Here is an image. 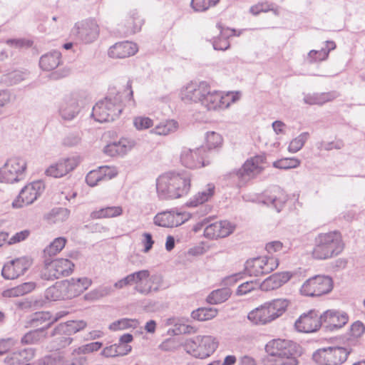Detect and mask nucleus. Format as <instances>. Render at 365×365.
I'll use <instances>...</instances> for the list:
<instances>
[{
    "mask_svg": "<svg viewBox=\"0 0 365 365\" xmlns=\"http://www.w3.org/2000/svg\"><path fill=\"white\" fill-rule=\"evenodd\" d=\"M191 175L186 172H168L155 181L156 193L160 200H168L186 195L191 186Z\"/></svg>",
    "mask_w": 365,
    "mask_h": 365,
    "instance_id": "1",
    "label": "nucleus"
},
{
    "mask_svg": "<svg viewBox=\"0 0 365 365\" xmlns=\"http://www.w3.org/2000/svg\"><path fill=\"white\" fill-rule=\"evenodd\" d=\"M344 248V244L339 232H323L316 236L311 255L315 259L325 260L336 257Z\"/></svg>",
    "mask_w": 365,
    "mask_h": 365,
    "instance_id": "2",
    "label": "nucleus"
},
{
    "mask_svg": "<svg viewBox=\"0 0 365 365\" xmlns=\"http://www.w3.org/2000/svg\"><path fill=\"white\" fill-rule=\"evenodd\" d=\"M240 98L241 93L239 91H218L212 89L209 84L200 105L209 112L221 111L228 108Z\"/></svg>",
    "mask_w": 365,
    "mask_h": 365,
    "instance_id": "3",
    "label": "nucleus"
},
{
    "mask_svg": "<svg viewBox=\"0 0 365 365\" xmlns=\"http://www.w3.org/2000/svg\"><path fill=\"white\" fill-rule=\"evenodd\" d=\"M289 304L286 299H276L251 311L247 318L255 324H266L282 316Z\"/></svg>",
    "mask_w": 365,
    "mask_h": 365,
    "instance_id": "4",
    "label": "nucleus"
},
{
    "mask_svg": "<svg viewBox=\"0 0 365 365\" xmlns=\"http://www.w3.org/2000/svg\"><path fill=\"white\" fill-rule=\"evenodd\" d=\"M265 350L272 357L274 365H297L298 361L294 354L293 344L285 339H273L269 341Z\"/></svg>",
    "mask_w": 365,
    "mask_h": 365,
    "instance_id": "5",
    "label": "nucleus"
},
{
    "mask_svg": "<svg viewBox=\"0 0 365 365\" xmlns=\"http://www.w3.org/2000/svg\"><path fill=\"white\" fill-rule=\"evenodd\" d=\"M121 96L111 93L98 101L93 108L92 116L96 121L103 123L114 120L123 110Z\"/></svg>",
    "mask_w": 365,
    "mask_h": 365,
    "instance_id": "6",
    "label": "nucleus"
},
{
    "mask_svg": "<svg viewBox=\"0 0 365 365\" xmlns=\"http://www.w3.org/2000/svg\"><path fill=\"white\" fill-rule=\"evenodd\" d=\"M351 352L349 346H329L316 350L312 354V359L317 365H342Z\"/></svg>",
    "mask_w": 365,
    "mask_h": 365,
    "instance_id": "7",
    "label": "nucleus"
},
{
    "mask_svg": "<svg viewBox=\"0 0 365 365\" xmlns=\"http://www.w3.org/2000/svg\"><path fill=\"white\" fill-rule=\"evenodd\" d=\"M218 347V341L212 336L197 335L187 339L184 344L185 351L195 358L206 359Z\"/></svg>",
    "mask_w": 365,
    "mask_h": 365,
    "instance_id": "8",
    "label": "nucleus"
},
{
    "mask_svg": "<svg viewBox=\"0 0 365 365\" xmlns=\"http://www.w3.org/2000/svg\"><path fill=\"white\" fill-rule=\"evenodd\" d=\"M27 161L21 156H12L0 168V182L13 184L26 178Z\"/></svg>",
    "mask_w": 365,
    "mask_h": 365,
    "instance_id": "9",
    "label": "nucleus"
},
{
    "mask_svg": "<svg viewBox=\"0 0 365 365\" xmlns=\"http://www.w3.org/2000/svg\"><path fill=\"white\" fill-rule=\"evenodd\" d=\"M134 285V289L144 295L151 292L153 287L150 272L148 269H142L129 274L119 279L113 284V287L121 289L127 286Z\"/></svg>",
    "mask_w": 365,
    "mask_h": 365,
    "instance_id": "10",
    "label": "nucleus"
},
{
    "mask_svg": "<svg viewBox=\"0 0 365 365\" xmlns=\"http://www.w3.org/2000/svg\"><path fill=\"white\" fill-rule=\"evenodd\" d=\"M332 279L328 276L317 275L307 279L300 288V293L307 297H319L332 289Z\"/></svg>",
    "mask_w": 365,
    "mask_h": 365,
    "instance_id": "11",
    "label": "nucleus"
},
{
    "mask_svg": "<svg viewBox=\"0 0 365 365\" xmlns=\"http://www.w3.org/2000/svg\"><path fill=\"white\" fill-rule=\"evenodd\" d=\"M279 266V259L273 256H262L249 259L245 264V271L250 276L269 274Z\"/></svg>",
    "mask_w": 365,
    "mask_h": 365,
    "instance_id": "12",
    "label": "nucleus"
},
{
    "mask_svg": "<svg viewBox=\"0 0 365 365\" xmlns=\"http://www.w3.org/2000/svg\"><path fill=\"white\" fill-rule=\"evenodd\" d=\"M180 161L182 165L190 169L200 168L210 163L207 150L204 146L194 149L183 148L180 155Z\"/></svg>",
    "mask_w": 365,
    "mask_h": 365,
    "instance_id": "13",
    "label": "nucleus"
},
{
    "mask_svg": "<svg viewBox=\"0 0 365 365\" xmlns=\"http://www.w3.org/2000/svg\"><path fill=\"white\" fill-rule=\"evenodd\" d=\"M265 159L263 155L247 159L240 169L233 173L239 180V184L243 185L259 174L264 168Z\"/></svg>",
    "mask_w": 365,
    "mask_h": 365,
    "instance_id": "14",
    "label": "nucleus"
},
{
    "mask_svg": "<svg viewBox=\"0 0 365 365\" xmlns=\"http://www.w3.org/2000/svg\"><path fill=\"white\" fill-rule=\"evenodd\" d=\"M45 190L44 182L36 180L26 185L12 202L14 208H21L34 203Z\"/></svg>",
    "mask_w": 365,
    "mask_h": 365,
    "instance_id": "15",
    "label": "nucleus"
},
{
    "mask_svg": "<svg viewBox=\"0 0 365 365\" xmlns=\"http://www.w3.org/2000/svg\"><path fill=\"white\" fill-rule=\"evenodd\" d=\"M208 85L205 81H190L180 88L179 98L185 103L200 104Z\"/></svg>",
    "mask_w": 365,
    "mask_h": 365,
    "instance_id": "16",
    "label": "nucleus"
},
{
    "mask_svg": "<svg viewBox=\"0 0 365 365\" xmlns=\"http://www.w3.org/2000/svg\"><path fill=\"white\" fill-rule=\"evenodd\" d=\"M99 32V26L93 19H87L76 22L71 30L72 34L77 39L86 43H89L96 40Z\"/></svg>",
    "mask_w": 365,
    "mask_h": 365,
    "instance_id": "17",
    "label": "nucleus"
},
{
    "mask_svg": "<svg viewBox=\"0 0 365 365\" xmlns=\"http://www.w3.org/2000/svg\"><path fill=\"white\" fill-rule=\"evenodd\" d=\"M74 264L67 259H57L53 261H45L43 277L47 279H58L70 274Z\"/></svg>",
    "mask_w": 365,
    "mask_h": 365,
    "instance_id": "18",
    "label": "nucleus"
},
{
    "mask_svg": "<svg viewBox=\"0 0 365 365\" xmlns=\"http://www.w3.org/2000/svg\"><path fill=\"white\" fill-rule=\"evenodd\" d=\"M191 215L186 212L171 210L158 213L153 219L155 225L163 227H174L187 222Z\"/></svg>",
    "mask_w": 365,
    "mask_h": 365,
    "instance_id": "19",
    "label": "nucleus"
},
{
    "mask_svg": "<svg viewBox=\"0 0 365 365\" xmlns=\"http://www.w3.org/2000/svg\"><path fill=\"white\" fill-rule=\"evenodd\" d=\"M288 200V195L279 186H273L266 190L259 198V201L267 207L280 212Z\"/></svg>",
    "mask_w": 365,
    "mask_h": 365,
    "instance_id": "20",
    "label": "nucleus"
},
{
    "mask_svg": "<svg viewBox=\"0 0 365 365\" xmlns=\"http://www.w3.org/2000/svg\"><path fill=\"white\" fill-rule=\"evenodd\" d=\"M79 101L77 94H71L62 100L58 107V113L62 120L71 121L77 117L81 110Z\"/></svg>",
    "mask_w": 365,
    "mask_h": 365,
    "instance_id": "21",
    "label": "nucleus"
},
{
    "mask_svg": "<svg viewBox=\"0 0 365 365\" xmlns=\"http://www.w3.org/2000/svg\"><path fill=\"white\" fill-rule=\"evenodd\" d=\"M322 325V316L316 310L302 314L295 322L296 329L301 332L310 333L317 331Z\"/></svg>",
    "mask_w": 365,
    "mask_h": 365,
    "instance_id": "22",
    "label": "nucleus"
},
{
    "mask_svg": "<svg viewBox=\"0 0 365 365\" xmlns=\"http://www.w3.org/2000/svg\"><path fill=\"white\" fill-rule=\"evenodd\" d=\"M31 265L27 257H21L6 263L3 267L1 274L6 279H14L23 275Z\"/></svg>",
    "mask_w": 365,
    "mask_h": 365,
    "instance_id": "23",
    "label": "nucleus"
},
{
    "mask_svg": "<svg viewBox=\"0 0 365 365\" xmlns=\"http://www.w3.org/2000/svg\"><path fill=\"white\" fill-rule=\"evenodd\" d=\"M321 316L322 325L331 331L343 327L349 321L346 312L336 309H328Z\"/></svg>",
    "mask_w": 365,
    "mask_h": 365,
    "instance_id": "24",
    "label": "nucleus"
},
{
    "mask_svg": "<svg viewBox=\"0 0 365 365\" xmlns=\"http://www.w3.org/2000/svg\"><path fill=\"white\" fill-rule=\"evenodd\" d=\"M235 229V226L229 221L215 222L205 227L204 236L210 240L226 237L232 234Z\"/></svg>",
    "mask_w": 365,
    "mask_h": 365,
    "instance_id": "25",
    "label": "nucleus"
},
{
    "mask_svg": "<svg viewBox=\"0 0 365 365\" xmlns=\"http://www.w3.org/2000/svg\"><path fill=\"white\" fill-rule=\"evenodd\" d=\"M136 145V141L132 138H121L118 141L108 144L103 148L106 155L114 156H124L131 151Z\"/></svg>",
    "mask_w": 365,
    "mask_h": 365,
    "instance_id": "26",
    "label": "nucleus"
},
{
    "mask_svg": "<svg viewBox=\"0 0 365 365\" xmlns=\"http://www.w3.org/2000/svg\"><path fill=\"white\" fill-rule=\"evenodd\" d=\"M77 166L75 158H63L51 164L45 171L47 176L59 178L65 176Z\"/></svg>",
    "mask_w": 365,
    "mask_h": 365,
    "instance_id": "27",
    "label": "nucleus"
},
{
    "mask_svg": "<svg viewBox=\"0 0 365 365\" xmlns=\"http://www.w3.org/2000/svg\"><path fill=\"white\" fill-rule=\"evenodd\" d=\"M63 282L68 299L79 296L92 284V280L86 277H72L70 279L63 280Z\"/></svg>",
    "mask_w": 365,
    "mask_h": 365,
    "instance_id": "28",
    "label": "nucleus"
},
{
    "mask_svg": "<svg viewBox=\"0 0 365 365\" xmlns=\"http://www.w3.org/2000/svg\"><path fill=\"white\" fill-rule=\"evenodd\" d=\"M138 51L136 43L131 41L116 43L110 47L108 55L114 58H124L135 55Z\"/></svg>",
    "mask_w": 365,
    "mask_h": 365,
    "instance_id": "29",
    "label": "nucleus"
},
{
    "mask_svg": "<svg viewBox=\"0 0 365 365\" xmlns=\"http://www.w3.org/2000/svg\"><path fill=\"white\" fill-rule=\"evenodd\" d=\"M293 276L291 272H277L260 283V289L262 291H270L281 287L287 283Z\"/></svg>",
    "mask_w": 365,
    "mask_h": 365,
    "instance_id": "30",
    "label": "nucleus"
},
{
    "mask_svg": "<svg viewBox=\"0 0 365 365\" xmlns=\"http://www.w3.org/2000/svg\"><path fill=\"white\" fill-rule=\"evenodd\" d=\"M86 327L84 321H69L66 323L58 324L53 330L52 336L68 335L71 336Z\"/></svg>",
    "mask_w": 365,
    "mask_h": 365,
    "instance_id": "31",
    "label": "nucleus"
},
{
    "mask_svg": "<svg viewBox=\"0 0 365 365\" xmlns=\"http://www.w3.org/2000/svg\"><path fill=\"white\" fill-rule=\"evenodd\" d=\"M166 325L173 326V328L168 330L169 334L173 335L180 334H195L197 331V329L194 327L185 324L184 320L178 318H170L166 321Z\"/></svg>",
    "mask_w": 365,
    "mask_h": 365,
    "instance_id": "32",
    "label": "nucleus"
},
{
    "mask_svg": "<svg viewBox=\"0 0 365 365\" xmlns=\"http://www.w3.org/2000/svg\"><path fill=\"white\" fill-rule=\"evenodd\" d=\"M337 97L338 94L334 91L320 93H308L304 95V102L310 106H322L327 102L332 101Z\"/></svg>",
    "mask_w": 365,
    "mask_h": 365,
    "instance_id": "33",
    "label": "nucleus"
},
{
    "mask_svg": "<svg viewBox=\"0 0 365 365\" xmlns=\"http://www.w3.org/2000/svg\"><path fill=\"white\" fill-rule=\"evenodd\" d=\"M179 128V123L174 119L161 121L150 130V134L166 136L175 133Z\"/></svg>",
    "mask_w": 365,
    "mask_h": 365,
    "instance_id": "34",
    "label": "nucleus"
},
{
    "mask_svg": "<svg viewBox=\"0 0 365 365\" xmlns=\"http://www.w3.org/2000/svg\"><path fill=\"white\" fill-rule=\"evenodd\" d=\"M61 54L58 51H53L43 55L39 60V66L43 71H49L56 68L61 62Z\"/></svg>",
    "mask_w": 365,
    "mask_h": 365,
    "instance_id": "35",
    "label": "nucleus"
},
{
    "mask_svg": "<svg viewBox=\"0 0 365 365\" xmlns=\"http://www.w3.org/2000/svg\"><path fill=\"white\" fill-rule=\"evenodd\" d=\"M123 214V208L120 205L106 206L96 210L91 213L92 219L113 218L121 216Z\"/></svg>",
    "mask_w": 365,
    "mask_h": 365,
    "instance_id": "36",
    "label": "nucleus"
},
{
    "mask_svg": "<svg viewBox=\"0 0 365 365\" xmlns=\"http://www.w3.org/2000/svg\"><path fill=\"white\" fill-rule=\"evenodd\" d=\"M60 317H58L59 318ZM58 317L53 318L51 314L48 312H39L33 314L31 319V325L34 327L41 326V328L44 329V331L47 329L53 322H56Z\"/></svg>",
    "mask_w": 365,
    "mask_h": 365,
    "instance_id": "37",
    "label": "nucleus"
},
{
    "mask_svg": "<svg viewBox=\"0 0 365 365\" xmlns=\"http://www.w3.org/2000/svg\"><path fill=\"white\" fill-rule=\"evenodd\" d=\"M45 297L51 301L64 300L68 299L63 281L58 282L45 292Z\"/></svg>",
    "mask_w": 365,
    "mask_h": 365,
    "instance_id": "38",
    "label": "nucleus"
},
{
    "mask_svg": "<svg viewBox=\"0 0 365 365\" xmlns=\"http://www.w3.org/2000/svg\"><path fill=\"white\" fill-rule=\"evenodd\" d=\"M215 185L212 184H208L206 188L196 195H195L189 201L187 202L186 205L188 207H197L207 201H208L214 195Z\"/></svg>",
    "mask_w": 365,
    "mask_h": 365,
    "instance_id": "39",
    "label": "nucleus"
},
{
    "mask_svg": "<svg viewBox=\"0 0 365 365\" xmlns=\"http://www.w3.org/2000/svg\"><path fill=\"white\" fill-rule=\"evenodd\" d=\"M36 287L34 282H25L15 287L7 289L2 292L4 297H18L33 291Z\"/></svg>",
    "mask_w": 365,
    "mask_h": 365,
    "instance_id": "40",
    "label": "nucleus"
},
{
    "mask_svg": "<svg viewBox=\"0 0 365 365\" xmlns=\"http://www.w3.org/2000/svg\"><path fill=\"white\" fill-rule=\"evenodd\" d=\"M329 44H331V47L328 49L311 50L307 54L306 61L309 63H314L326 60L329 56V52L336 48L335 43H328Z\"/></svg>",
    "mask_w": 365,
    "mask_h": 365,
    "instance_id": "41",
    "label": "nucleus"
},
{
    "mask_svg": "<svg viewBox=\"0 0 365 365\" xmlns=\"http://www.w3.org/2000/svg\"><path fill=\"white\" fill-rule=\"evenodd\" d=\"M46 338V333L43 328H38L35 330L30 331L25 334L21 342L23 344H34L42 341Z\"/></svg>",
    "mask_w": 365,
    "mask_h": 365,
    "instance_id": "42",
    "label": "nucleus"
},
{
    "mask_svg": "<svg viewBox=\"0 0 365 365\" xmlns=\"http://www.w3.org/2000/svg\"><path fill=\"white\" fill-rule=\"evenodd\" d=\"M231 291L228 288H222L212 291L207 297V302L211 304H221L229 299Z\"/></svg>",
    "mask_w": 365,
    "mask_h": 365,
    "instance_id": "43",
    "label": "nucleus"
},
{
    "mask_svg": "<svg viewBox=\"0 0 365 365\" xmlns=\"http://www.w3.org/2000/svg\"><path fill=\"white\" fill-rule=\"evenodd\" d=\"M218 313V310L212 307L199 308L191 313L192 319L197 321H207L215 318Z\"/></svg>",
    "mask_w": 365,
    "mask_h": 365,
    "instance_id": "44",
    "label": "nucleus"
},
{
    "mask_svg": "<svg viewBox=\"0 0 365 365\" xmlns=\"http://www.w3.org/2000/svg\"><path fill=\"white\" fill-rule=\"evenodd\" d=\"M123 346L114 344L107 346L103 349L101 354L105 357H115L117 356H124L128 354L131 351L130 346H124V349L121 350Z\"/></svg>",
    "mask_w": 365,
    "mask_h": 365,
    "instance_id": "45",
    "label": "nucleus"
},
{
    "mask_svg": "<svg viewBox=\"0 0 365 365\" xmlns=\"http://www.w3.org/2000/svg\"><path fill=\"white\" fill-rule=\"evenodd\" d=\"M309 138V133L308 132H303L292 139L289 144L288 151L291 153H296L299 151L307 140Z\"/></svg>",
    "mask_w": 365,
    "mask_h": 365,
    "instance_id": "46",
    "label": "nucleus"
},
{
    "mask_svg": "<svg viewBox=\"0 0 365 365\" xmlns=\"http://www.w3.org/2000/svg\"><path fill=\"white\" fill-rule=\"evenodd\" d=\"M113 291L114 289L110 285H103L87 293L85 297L86 299L96 300L110 294Z\"/></svg>",
    "mask_w": 365,
    "mask_h": 365,
    "instance_id": "47",
    "label": "nucleus"
},
{
    "mask_svg": "<svg viewBox=\"0 0 365 365\" xmlns=\"http://www.w3.org/2000/svg\"><path fill=\"white\" fill-rule=\"evenodd\" d=\"M66 240L64 237L56 238L44 250V255L50 257L57 255L65 247Z\"/></svg>",
    "mask_w": 365,
    "mask_h": 365,
    "instance_id": "48",
    "label": "nucleus"
},
{
    "mask_svg": "<svg viewBox=\"0 0 365 365\" xmlns=\"http://www.w3.org/2000/svg\"><path fill=\"white\" fill-rule=\"evenodd\" d=\"M138 324L136 319L123 318L110 324L109 329L112 331H118L128 328H136Z\"/></svg>",
    "mask_w": 365,
    "mask_h": 365,
    "instance_id": "49",
    "label": "nucleus"
},
{
    "mask_svg": "<svg viewBox=\"0 0 365 365\" xmlns=\"http://www.w3.org/2000/svg\"><path fill=\"white\" fill-rule=\"evenodd\" d=\"M301 164V160L297 158H282L273 163V166L279 169H292L299 167Z\"/></svg>",
    "mask_w": 365,
    "mask_h": 365,
    "instance_id": "50",
    "label": "nucleus"
},
{
    "mask_svg": "<svg viewBox=\"0 0 365 365\" xmlns=\"http://www.w3.org/2000/svg\"><path fill=\"white\" fill-rule=\"evenodd\" d=\"M220 0H192L191 6L195 11L203 12L216 6Z\"/></svg>",
    "mask_w": 365,
    "mask_h": 365,
    "instance_id": "51",
    "label": "nucleus"
},
{
    "mask_svg": "<svg viewBox=\"0 0 365 365\" xmlns=\"http://www.w3.org/2000/svg\"><path fill=\"white\" fill-rule=\"evenodd\" d=\"M133 123L137 130H144L152 128L154 125V121L149 117L138 115L133 118Z\"/></svg>",
    "mask_w": 365,
    "mask_h": 365,
    "instance_id": "52",
    "label": "nucleus"
},
{
    "mask_svg": "<svg viewBox=\"0 0 365 365\" xmlns=\"http://www.w3.org/2000/svg\"><path fill=\"white\" fill-rule=\"evenodd\" d=\"M205 140L209 149L220 147L222 145V135L215 131H209L205 134Z\"/></svg>",
    "mask_w": 365,
    "mask_h": 365,
    "instance_id": "53",
    "label": "nucleus"
},
{
    "mask_svg": "<svg viewBox=\"0 0 365 365\" xmlns=\"http://www.w3.org/2000/svg\"><path fill=\"white\" fill-rule=\"evenodd\" d=\"M102 345V343L98 341L91 342L83 345L78 348L74 349L72 352V356H75V355L86 354L92 353L93 351H96L101 348Z\"/></svg>",
    "mask_w": 365,
    "mask_h": 365,
    "instance_id": "54",
    "label": "nucleus"
},
{
    "mask_svg": "<svg viewBox=\"0 0 365 365\" xmlns=\"http://www.w3.org/2000/svg\"><path fill=\"white\" fill-rule=\"evenodd\" d=\"M15 352L19 359L20 365H29L35 356V349L33 348H26Z\"/></svg>",
    "mask_w": 365,
    "mask_h": 365,
    "instance_id": "55",
    "label": "nucleus"
},
{
    "mask_svg": "<svg viewBox=\"0 0 365 365\" xmlns=\"http://www.w3.org/2000/svg\"><path fill=\"white\" fill-rule=\"evenodd\" d=\"M259 288L260 283L256 280L248 281L241 284L237 289L236 294L242 296L250 293V292Z\"/></svg>",
    "mask_w": 365,
    "mask_h": 365,
    "instance_id": "56",
    "label": "nucleus"
},
{
    "mask_svg": "<svg viewBox=\"0 0 365 365\" xmlns=\"http://www.w3.org/2000/svg\"><path fill=\"white\" fill-rule=\"evenodd\" d=\"M143 24V20L138 16L137 13H133L128 19V32L135 34L139 31Z\"/></svg>",
    "mask_w": 365,
    "mask_h": 365,
    "instance_id": "57",
    "label": "nucleus"
},
{
    "mask_svg": "<svg viewBox=\"0 0 365 365\" xmlns=\"http://www.w3.org/2000/svg\"><path fill=\"white\" fill-rule=\"evenodd\" d=\"M101 173L100 171L99 168L96 170H93L90 171L86 177V181L87 184L91 187H94L97 185L98 182L100 181H103Z\"/></svg>",
    "mask_w": 365,
    "mask_h": 365,
    "instance_id": "58",
    "label": "nucleus"
},
{
    "mask_svg": "<svg viewBox=\"0 0 365 365\" xmlns=\"http://www.w3.org/2000/svg\"><path fill=\"white\" fill-rule=\"evenodd\" d=\"M103 180H109L115 178L118 172L115 166L104 165L99 167Z\"/></svg>",
    "mask_w": 365,
    "mask_h": 365,
    "instance_id": "59",
    "label": "nucleus"
},
{
    "mask_svg": "<svg viewBox=\"0 0 365 365\" xmlns=\"http://www.w3.org/2000/svg\"><path fill=\"white\" fill-rule=\"evenodd\" d=\"M6 43L7 45L14 48H29L33 44L31 41L25 38H11L6 40Z\"/></svg>",
    "mask_w": 365,
    "mask_h": 365,
    "instance_id": "60",
    "label": "nucleus"
},
{
    "mask_svg": "<svg viewBox=\"0 0 365 365\" xmlns=\"http://www.w3.org/2000/svg\"><path fill=\"white\" fill-rule=\"evenodd\" d=\"M213 48L215 50L225 51L230 47V43L227 39L223 38L222 36L213 38L211 40Z\"/></svg>",
    "mask_w": 365,
    "mask_h": 365,
    "instance_id": "61",
    "label": "nucleus"
},
{
    "mask_svg": "<svg viewBox=\"0 0 365 365\" xmlns=\"http://www.w3.org/2000/svg\"><path fill=\"white\" fill-rule=\"evenodd\" d=\"M29 235L30 231L29 230H24L19 232H16L8 240V244L12 245L19 243L27 239Z\"/></svg>",
    "mask_w": 365,
    "mask_h": 365,
    "instance_id": "62",
    "label": "nucleus"
},
{
    "mask_svg": "<svg viewBox=\"0 0 365 365\" xmlns=\"http://www.w3.org/2000/svg\"><path fill=\"white\" fill-rule=\"evenodd\" d=\"M365 331V327L362 322H355L350 328V334L353 337H360Z\"/></svg>",
    "mask_w": 365,
    "mask_h": 365,
    "instance_id": "63",
    "label": "nucleus"
},
{
    "mask_svg": "<svg viewBox=\"0 0 365 365\" xmlns=\"http://www.w3.org/2000/svg\"><path fill=\"white\" fill-rule=\"evenodd\" d=\"M61 353H54L44 356L40 361V365H58Z\"/></svg>",
    "mask_w": 365,
    "mask_h": 365,
    "instance_id": "64",
    "label": "nucleus"
}]
</instances>
